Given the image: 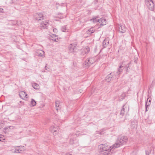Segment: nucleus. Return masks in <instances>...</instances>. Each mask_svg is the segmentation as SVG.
Listing matches in <instances>:
<instances>
[{
  "mask_svg": "<svg viewBox=\"0 0 155 155\" xmlns=\"http://www.w3.org/2000/svg\"><path fill=\"white\" fill-rule=\"evenodd\" d=\"M153 19L154 20H155V17H153Z\"/></svg>",
  "mask_w": 155,
  "mask_h": 155,
  "instance_id": "4c0bfd02",
  "label": "nucleus"
},
{
  "mask_svg": "<svg viewBox=\"0 0 155 155\" xmlns=\"http://www.w3.org/2000/svg\"><path fill=\"white\" fill-rule=\"evenodd\" d=\"M25 150L24 146H19L15 147V150L12 151L13 153H21Z\"/></svg>",
  "mask_w": 155,
  "mask_h": 155,
  "instance_id": "0eeeda50",
  "label": "nucleus"
},
{
  "mask_svg": "<svg viewBox=\"0 0 155 155\" xmlns=\"http://www.w3.org/2000/svg\"><path fill=\"white\" fill-rule=\"evenodd\" d=\"M36 104V101L33 99H31V105L32 106H35Z\"/></svg>",
  "mask_w": 155,
  "mask_h": 155,
  "instance_id": "5701e85b",
  "label": "nucleus"
},
{
  "mask_svg": "<svg viewBox=\"0 0 155 155\" xmlns=\"http://www.w3.org/2000/svg\"><path fill=\"white\" fill-rule=\"evenodd\" d=\"M94 60L92 58H91L89 59H87L85 61L86 65L87 66H90L92 64H93L94 62Z\"/></svg>",
  "mask_w": 155,
  "mask_h": 155,
  "instance_id": "4468645a",
  "label": "nucleus"
},
{
  "mask_svg": "<svg viewBox=\"0 0 155 155\" xmlns=\"http://www.w3.org/2000/svg\"><path fill=\"white\" fill-rule=\"evenodd\" d=\"M51 39L53 41L57 42H58L59 40V39L58 38L57 36L56 35H53V36L52 37Z\"/></svg>",
  "mask_w": 155,
  "mask_h": 155,
  "instance_id": "6ab92c4d",
  "label": "nucleus"
},
{
  "mask_svg": "<svg viewBox=\"0 0 155 155\" xmlns=\"http://www.w3.org/2000/svg\"><path fill=\"white\" fill-rule=\"evenodd\" d=\"M55 106L56 107V110H58V107H59V102L58 101H56L55 102Z\"/></svg>",
  "mask_w": 155,
  "mask_h": 155,
  "instance_id": "c85d7f7f",
  "label": "nucleus"
},
{
  "mask_svg": "<svg viewBox=\"0 0 155 155\" xmlns=\"http://www.w3.org/2000/svg\"><path fill=\"white\" fill-rule=\"evenodd\" d=\"M33 87L35 89H38L39 87V85L36 83H34L32 84Z\"/></svg>",
  "mask_w": 155,
  "mask_h": 155,
  "instance_id": "b1692460",
  "label": "nucleus"
},
{
  "mask_svg": "<svg viewBox=\"0 0 155 155\" xmlns=\"http://www.w3.org/2000/svg\"><path fill=\"white\" fill-rule=\"evenodd\" d=\"M50 130L54 134H56L57 132L58 131V128L57 127H55L54 126H51L50 128Z\"/></svg>",
  "mask_w": 155,
  "mask_h": 155,
  "instance_id": "f8f14e48",
  "label": "nucleus"
},
{
  "mask_svg": "<svg viewBox=\"0 0 155 155\" xmlns=\"http://www.w3.org/2000/svg\"><path fill=\"white\" fill-rule=\"evenodd\" d=\"M77 46L75 43H73L70 45L69 46V49L71 53L76 52L78 51Z\"/></svg>",
  "mask_w": 155,
  "mask_h": 155,
  "instance_id": "7ed1b4c3",
  "label": "nucleus"
},
{
  "mask_svg": "<svg viewBox=\"0 0 155 155\" xmlns=\"http://www.w3.org/2000/svg\"><path fill=\"white\" fill-rule=\"evenodd\" d=\"M48 25V22L47 21H42L41 23L40 27L42 29L47 28Z\"/></svg>",
  "mask_w": 155,
  "mask_h": 155,
  "instance_id": "2eb2a0df",
  "label": "nucleus"
},
{
  "mask_svg": "<svg viewBox=\"0 0 155 155\" xmlns=\"http://www.w3.org/2000/svg\"><path fill=\"white\" fill-rule=\"evenodd\" d=\"M98 148L101 151V153L105 155H111L112 149L111 146L108 145L107 144L100 145L98 146Z\"/></svg>",
  "mask_w": 155,
  "mask_h": 155,
  "instance_id": "f257e3e1",
  "label": "nucleus"
},
{
  "mask_svg": "<svg viewBox=\"0 0 155 155\" xmlns=\"http://www.w3.org/2000/svg\"><path fill=\"white\" fill-rule=\"evenodd\" d=\"M99 24L100 25L102 26L106 25L107 21L104 18H101L99 20Z\"/></svg>",
  "mask_w": 155,
  "mask_h": 155,
  "instance_id": "f3484780",
  "label": "nucleus"
},
{
  "mask_svg": "<svg viewBox=\"0 0 155 155\" xmlns=\"http://www.w3.org/2000/svg\"><path fill=\"white\" fill-rule=\"evenodd\" d=\"M3 9L1 8H0V13H3Z\"/></svg>",
  "mask_w": 155,
  "mask_h": 155,
  "instance_id": "72a5a7b5",
  "label": "nucleus"
},
{
  "mask_svg": "<svg viewBox=\"0 0 155 155\" xmlns=\"http://www.w3.org/2000/svg\"><path fill=\"white\" fill-rule=\"evenodd\" d=\"M34 18L37 21L42 20L44 18L43 14L41 13H36L34 15Z\"/></svg>",
  "mask_w": 155,
  "mask_h": 155,
  "instance_id": "1a4fd4ad",
  "label": "nucleus"
},
{
  "mask_svg": "<svg viewBox=\"0 0 155 155\" xmlns=\"http://www.w3.org/2000/svg\"><path fill=\"white\" fill-rule=\"evenodd\" d=\"M117 140L120 143V144H121L122 145L126 143L127 140V137L122 136L118 138Z\"/></svg>",
  "mask_w": 155,
  "mask_h": 155,
  "instance_id": "423d86ee",
  "label": "nucleus"
},
{
  "mask_svg": "<svg viewBox=\"0 0 155 155\" xmlns=\"http://www.w3.org/2000/svg\"><path fill=\"white\" fill-rule=\"evenodd\" d=\"M37 55L38 56L44 57L45 56L44 52L42 50H38L37 51Z\"/></svg>",
  "mask_w": 155,
  "mask_h": 155,
  "instance_id": "dca6fc26",
  "label": "nucleus"
},
{
  "mask_svg": "<svg viewBox=\"0 0 155 155\" xmlns=\"http://www.w3.org/2000/svg\"><path fill=\"white\" fill-rule=\"evenodd\" d=\"M94 32V30L93 28H91L89 29L88 30V31L87 32V33H89L90 34H91L93 33Z\"/></svg>",
  "mask_w": 155,
  "mask_h": 155,
  "instance_id": "cd10ccee",
  "label": "nucleus"
},
{
  "mask_svg": "<svg viewBox=\"0 0 155 155\" xmlns=\"http://www.w3.org/2000/svg\"><path fill=\"white\" fill-rule=\"evenodd\" d=\"M119 31L122 33H124L126 31V28L124 25L119 24L118 25Z\"/></svg>",
  "mask_w": 155,
  "mask_h": 155,
  "instance_id": "9b49d317",
  "label": "nucleus"
},
{
  "mask_svg": "<svg viewBox=\"0 0 155 155\" xmlns=\"http://www.w3.org/2000/svg\"><path fill=\"white\" fill-rule=\"evenodd\" d=\"M148 99H147V101L146 102V105H145L146 106L148 107L150 104V103L149 102H148Z\"/></svg>",
  "mask_w": 155,
  "mask_h": 155,
  "instance_id": "7c9ffc66",
  "label": "nucleus"
},
{
  "mask_svg": "<svg viewBox=\"0 0 155 155\" xmlns=\"http://www.w3.org/2000/svg\"><path fill=\"white\" fill-rule=\"evenodd\" d=\"M5 140L4 136L2 135H0V141H3Z\"/></svg>",
  "mask_w": 155,
  "mask_h": 155,
  "instance_id": "c756f323",
  "label": "nucleus"
},
{
  "mask_svg": "<svg viewBox=\"0 0 155 155\" xmlns=\"http://www.w3.org/2000/svg\"><path fill=\"white\" fill-rule=\"evenodd\" d=\"M99 20L97 18V17H94L91 21H92L93 22L95 23L97 22H98L99 23Z\"/></svg>",
  "mask_w": 155,
  "mask_h": 155,
  "instance_id": "aec40b11",
  "label": "nucleus"
},
{
  "mask_svg": "<svg viewBox=\"0 0 155 155\" xmlns=\"http://www.w3.org/2000/svg\"><path fill=\"white\" fill-rule=\"evenodd\" d=\"M82 134H80L79 132H77L75 134H73L70 135V143L71 144H73L76 142V137L79 136L80 135H82Z\"/></svg>",
  "mask_w": 155,
  "mask_h": 155,
  "instance_id": "f03ea898",
  "label": "nucleus"
},
{
  "mask_svg": "<svg viewBox=\"0 0 155 155\" xmlns=\"http://www.w3.org/2000/svg\"><path fill=\"white\" fill-rule=\"evenodd\" d=\"M125 105H124L123 106V107L120 112V114L122 115H124V114L125 110Z\"/></svg>",
  "mask_w": 155,
  "mask_h": 155,
  "instance_id": "a878e982",
  "label": "nucleus"
},
{
  "mask_svg": "<svg viewBox=\"0 0 155 155\" xmlns=\"http://www.w3.org/2000/svg\"><path fill=\"white\" fill-rule=\"evenodd\" d=\"M104 134V133H103V132H102V131L100 133V134Z\"/></svg>",
  "mask_w": 155,
  "mask_h": 155,
  "instance_id": "e433bc0d",
  "label": "nucleus"
},
{
  "mask_svg": "<svg viewBox=\"0 0 155 155\" xmlns=\"http://www.w3.org/2000/svg\"><path fill=\"white\" fill-rule=\"evenodd\" d=\"M19 95L20 97L22 99L25 100L28 98L27 94H26L25 92L24 91H21L19 92Z\"/></svg>",
  "mask_w": 155,
  "mask_h": 155,
  "instance_id": "9d476101",
  "label": "nucleus"
},
{
  "mask_svg": "<svg viewBox=\"0 0 155 155\" xmlns=\"http://www.w3.org/2000/svg\"><path fill=\"white\" fill-rule=\"evenodd\" d=\"M104 47H106L109 44V41L107 39H105L102 43Z\"/></svg>",
  "mask_w": 155,
  "mask_h": 155,
  "instance_id": "412c9836",
  "label": "nucleus"
},
{
  "mask_svg": "<svg viewBox=\"0 0 155 155\" xmlns=\"http://www.w3.org/2000/svg\"><path fill=\"white\" fill-rule=\"evenodd\" d=\"M66 155H72L71 154H66Z\"/></svg>",
  "mask_w": 155,
  "mask_h": 155,
  "instance_id": "ea45409f",
  "label": "nucleus"
},
{
  "mask_svg": "<svg viewBox=\"0 0 155 155\" xmlns=\"http://www.w3.org/2000/svg\"><path fill=\"white\" fill-rule=\"evenodd\" d=\"M129 64H127V65H126V67H129Z\"/></svg>",
  "mask_w": 155,
  "mask_h": 155,
  "instance_id": "58836bf2",
  "label": "nucleus"
},
{
  "mask_svg": "<svg viewBox=\"0 0 155 155\" xmlns=\"http://www.w3.org/2000/svg\"><path fill=\"white\" fill-rule=\"evenodd\" d=\"M150 101H151L150 100H149V101H148V102H149L150 103Z\"/></svg>",
  "mask_w": 155,
  "mask_h": 155,
  "instance_id": "a19ab883",
  "label": "nucleus"
},
{
  "mask_svg": "<svg viewBox=\"0 0 155 155\" xmlns=\"http://www.w3.org/2000/svg\"><path fill=\"white\" fill-rule=\"evenodd\" d=\"M121 96L122 97L121 98V100H122L124 98V94H122L121 95Z\"/></svg>",
  "mask_w": 155,
  "mask_h": 155,
  "instance_id": "f704fd0d",
  "label": "nucleus"
},
{
  "mask_svg": "<svg viewBox=\"0 0 155 155\" xmlns=\"http://www.w3.org/2000/svg\"><path fill=\"white\" fill-rule=\"evenodd\" d=\"M117 140L116 142L114 144L111 146L112 149H114L116 148L119 147L122 145Z\"/></svg>",
  "mask_w": 155,
  "mask_h": 155,
  "instance_id": "ddd939ff",
  "label": "nucleus"
},
{
  "mask_svg": "<svg viewBox=\"0 0 155 155\" xmlns=\"http://www.w3.org/2000/svg\"><path fill=\"white\" fill-rule=\"evenodd\" d=\"M118 77L115 74V73L113 72L110 73L109 74L107 77H106L105 80L107 82H109L112 80L114 79H116Z\"/></svg>",
  "mask_w": 155,
  "mask_h": 155,
  "instance_id": "20e7f679",
  "label": "nucleus"
},
{
  "mask_svg": "<svg viewBox=\"0 0 155 155\" xmlns=\"http://www.w3.org/2000/svg\"><path fill=\"white\" fill-rule=\"evenodd\" d=\"M69 29L66 26H63L61 28V30L64 32L68 31Z\"/></svg>",
  "mask_w": 155,
  "mask_h": 155,
  "instance_id": "4be33fe9",
  "label": "nucleus"
},
{
  "mask_svg": "<svg viewBox=\"0 0 155 155\" xmlns=\"http://www.w3.org/2000/svg\"><path fill=\"white\" fill-rule=\"evenodd\" d=\"M123 69V67L121 65L119 66L118 71L117 72L115 73L116 75L118 77V76L121 73Z\"/></svg>",
  "mask_w": 155,
  "mask_h": 155,
  "instance_id": "a211bd4d",
  "label": "nucleus"
},
{
  "mask_svg": "<svg viewBox=\"0 0 155 155\" xmlns=\"http://www.w3.org/2000/svg\"><path fill=\"white\" fill-rule=\"evenodd\" d=\"M53 31L54 33H57L58 31L57 29L56 28H54L53 29Z\"/></svg>",
  "mask_w": 155,
  "mask_h": 155,
  "instance_id": "473e14b6",
  "label": "nucleus"
},
{
  "mask_svg": "<svg viewBox=\"0 0 155 155\" xmlns=\"http://www.w3.org/2000/svg\"><path fill=\"white\" fill-rule=\"evenodd\" d=\"M63 5H65L63 4L62 3H61L60 4L58 3H57L56 4V7L57 8H59L60 6L61 7Z\"/></svg>",
  "mask_w": 155,
  "mask_h": 155,
  "instance_id": "bb28decb",
  "label": "nucleus"
},
{
  "mask_svg": "<svg viewBox=\"0 0 155 155\" xmlns=\"http://www.w3.org/2000/svg\"><path fill=\"white\" fill-rule=\"evenodd\" d=\"M147 107H148L147 106H146V111H147L148 110L147 109Z\"/></svg>",
  "mask_w": 155,
  "mask_h": 155,
  "instance_id": "c9c22d12",
  "label": "nucleus"
},
{
  "mask_svg": "<svg viewBox=\"0 0 155 155\" xmlns=\"http://www.w3.org/2000/svg\"><path fill=\"white\" fill-rule=\"evenodd\" d=\"M90 51V48L88 46L82 48L81 50V54L82 55L87 54Z\"/></svg>",
  "mask_w": 155,
  "mask_h": 155,
  "instance_id": "6e6552de",
  "label": "nucleus"
},
{
  "mask_svg": "<svg viewBox=\"0 0 155 155\" xmlns=\"http://www.w3.org/2000/svg\"><path fill=\"white\" fill-rule=\"evenodd\" d=\"M12 127L13 126H11L9 127H6L4 128V131L5 134H6L7 133V132L8 131L9 129L12 128Z\"/></svg>",
  "mask_w": 155,
  "mask_h": 155,
  "instance_id": "393cba45",
  "label": "nucleus"
},
{
  "mask_svg": "<svg viewBox=\"0 0 155 155\" xmlns=\"http://www.w3.org/2000/svg\"><path fill=\"white\" fill-rule=\"evenodd\" d=\"M146 4L150 10H152L154 7L153 2L152 0H145Z\"/></svg>",
  "mask_w": 155,
  "mask_h": 155,
  "instance_id": "39448f33",
  "label": "nucleus"
},
{
  "mask_svg": "<svg viewBox=\"0 0 155 155\" xmlns=\"http://www.w3.org/2000/svg\"><path fill=\"white\" fill-rule=\"evenodd\" d=\"M150 153V152L147 151H146V155H149Z\"/></svg>",
  "mask_w": 155,
  "mask_h": 155,
  "instance_id": "2f4dec72",
  "label": "nucleus"
}]
</instances>
